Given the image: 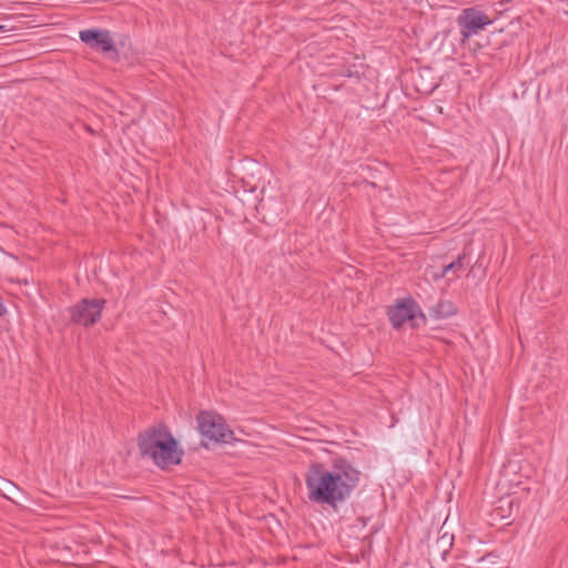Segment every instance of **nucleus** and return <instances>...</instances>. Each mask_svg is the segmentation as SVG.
<instances>
[{
  "label": "nucleus",
  "instance_id": "obj_1",
  "mask_svg": "<svg viewBox=\"0 0 568 568\" xmlns=\"http://www.w3.org/2000/svg\"><path fill=\"white\" fill-rule=\"evenodd\" d=\"M304 479L311 504L336 510L353 495L359 484L361 471L349 460L336 458L329 468L321 463L312 464Z\"/></svg>",
  "mask_w": 568,
  "mask_h": 568
},
{
  "label": "nucleus",
  "instance_id": "obj_2",
  "mask_svg": "<svg viewBox=\"0 0 568 568\" xmlns=\"http://www.w3.org/2000/svg\"><path fill=\"white\" fill-rule=\"evenodd\" d=\"M138 445L142 456L150 458L162 469L181 463L183 452L164 426H156L141 434Z\"/></svg>",
  "mask_w": 568,
  "mask_h": 568
},
{
  "label": "nucleus",
  "instance_id": "obj_3",
  "mask_svg": "<svg viewBox=\"0 0 568 568\" xmlns=\"http://www.w3.org/2000/svg\"><path fill=\"white\" fill-rule=\"evenodd\" d=\"M197 429L202 437L213 443L233 444L236 438L223 416L204 410L197 416Z\"/></svg>",
  "mask_w": 568,
  "mask_h": 568
},
{
  "label": "nucleus",
  "instance_id": "obj_4",
  "mask_svg": "<svg viewBox=\"0 0 568 568\" xmlns=\"http://www.w3.org/2000/svg\"><path fill=\"white\" fill-rule=\"evenodd\" d=\"M491 23L493 20L476 7L463 9L457 18L462 43H465Z\"/></svg>",
  "mask_w": 568,
  "mask_h": 568
},
{
  "label": "nucleus",
  "instance_id": "obj_5",
  "mask_svg": "<svg viewBox=\"0 0 568 568\" xmlns=\"http://www.w3.org/2000/svg\"><path fill=\"white\" fill-rule=\"evenodd\" d=\"M105 301L102 298H83L70 307L71 320L82 326H91L100 318L104 308Z\"/></svg>",
  "mask_w": 568,
  "mask_h": 568
},
{
  "label": "nucleus",
  "instance_id": "obj_6",
  "mask_svg": "<svg viewBox=\"0 0 568 568\" xmlns=\"http://www.w3.org/2000/svg\"><path fill=\"white\" fill-rule=\"evenodd\" d=\"M80 40L92 50L105 53L116 54L115 42L105 29H87L79 33Z\"/></svg>",
  "mask_w": 568,
  "mask_h": 568
},
{
  "label": "nucleus",
  "instance_id": "obj_7",
  "mask_svg": "<svg viewBox=\"0 0 568 568\" xmlns=\"http://www.w3.org/2000/svg\"><path fill=\"white\" fill-rule=\"evenodd\" d=\"M418 314H420V308L412 298L402 300L388 310V317L394 327H400L407 321L414 320Z\"/></svg>",
  "mask_w": 568,
  "mask_h": 568
},
{
  "label": "nucleus",
  "instance_id": "obj_8",
  "mask_svg": "<svg viewBox=\"0 0 568 568\" xmlns=\"http://www.w3.org/2000/svg\"><path fill=\"white\" fill-rule=\"evenodd\" d=\"M456 314L455 305L449 301H440L433 308V316L436 318H447Z\"/></svg>",
  "mask_w": 568,
  "mask_h": 568
},
{
  "label": "nucleus",
  "instance_id": "obj_9",
  "mask_svg": "<svg viewBox=\"0 0 568 568\" xmlns=\"http://www.w3.org/2000/svg\"><path fill=\"white\" fill-rule=\"evenodd\" d=\"M454 544V535L444 532L437 540L435 546L442 551L443 557L450 550Z\"/></svg>",
  "mask_w": 568,
  "mask_h": 568
},
{
  "label": "nucleus",
  "instance_id": "obj_10",
  "mask_svg": "<svg viewBox=\"0 0 568 568\" xmlns=\"http://www.w3.org/2000/svg\"><path fill=\"white\" fill-rule=\"evenodd\" d=\"M462 271H464V256H458L455 261L443 267V274L454 272L456 273V277L459 276V272Z\"/></svg>",
  "mask_w": 568,
  "mask_h": 568
},
{
  "label": "nucleus",
  "instance_id": "obj_11",
  "mask_svg": "<svg viewBox=\"0 0 568 568\" xmlns=\"http://www.w3.org/2000/svg\"><path fill=\"white\" fill-rule=\"evenodd\" d=\"M445 275H446V274H443V270H442V271H440V272H438V273H434V274H433V278H434L435 281H438V280L443 278Z\"/></svg>",
  "mask_w": 568,
  "mask_h": 568
},
{
  "label": "nucleus",
  "instance_id": "obj_12",
  "mask_svg": "<svg viewBox=\"0 0 568 568\" xmlns=\"http://www.w3.org/2000/svg\"><path fill=\"white\" fill-rule=\"evenodd\" d=\"M7 30H8V29L6 28V26L0 24V32H4V31H7Z\"/></svg>",
  "mask_w": 568,
  "mask_h": 568
}]
</instances>
